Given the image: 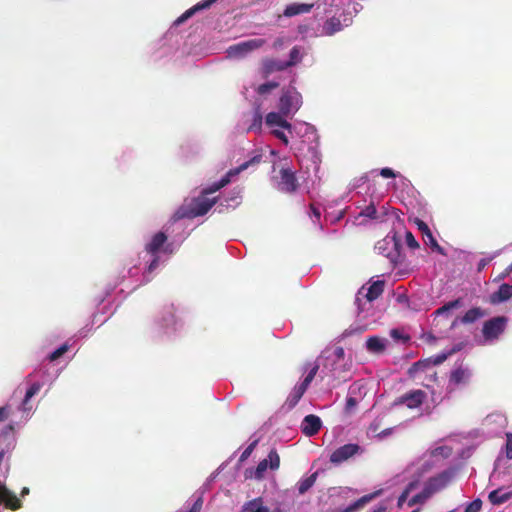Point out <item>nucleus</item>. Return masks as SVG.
Masks as SVG:
<instances>
[{
    "instance_id": "nucleus-1",
    "label": "nucleus",
    "mask_w": 512,
    "mask_h": 512,
    "mask_svg": "<svg viewBox=\"0 0 512 512\" xmlns=\"http://www.w3.org/2000/svg\"><path fill=\"white\" fill-rule=\"evenodd\" d=\"M164 267L160 256L149 251L148 244H145L144 250L139 253L137 259L131 260L119 272L113 287L106 290V296L117 287L121 286L120 291H133L139 286L150 282L160 269Z\"/></svg>"
},
{
    "instance_id": "nucleus-2",
    "label": "nucleus",
    "mask_w": 512,
    "mask_h": 512,
    "mask_svg": "<svg viewBox=\"0 0 512 512\" xmlns=\"http://www.w3.org/2000/svg\"><path fill=\"white\" fill-rule=\"evenodd\" d=\"M261 156L253 157L235 169L229 170L218 182L204 188L197 197L186 198L182 205L173 215L174 221L191 220L198 216H203L218 202L217 197L209 195L219 191L231 182L232 177L237 176L241 171L247 169L252 163H259Z\"/></svg>"
},
{
    "instance_id": "nucleus-3",
    "label": "nucleus",
    "mask_w": 512,
    "mask_h": 512,
    "mask_svg": "<svg viewBox=\"0 0 512 512\" xmlns=\"http://www.w3.org/2000/svg\"><path fill=\"white\" fill-rule=\"evenodd\" d=\"M164 231L153 234L146 242L149 251L160 256L161 262L166 265L171 256L179 249L184 240L191 234L184 226H164Z\"/></svg>"
},
{
    "instance_id": "nucleus-4",
    "label": "nucleus",
    "mask_w": 512,
    "mask_h": 512,
    "mask_svg": "<svg viewBox=\"0 0 512 512\" xmlns=\"http://www.w3.org/2000/svg\"><path fill=\"white\" fill-rule=\"evenodd\" d=\"M321 377H330L332 380L346 381L352 363L345 357L343 347H335L333 350H326L320 357Z\"/></svg>"
},
{
    "instance_id": "nucleus-5",
    "label": "nucleus",
    "mask_w": 512,
    "mask_h": 512,
    "mask_svg": "<svg viewBox=\"0 0 512 512\" xmlns=\"http://www.w3.org/2000/svg\"><path fill=\"white\" fill-rule=\"evenodd\" d=\"M183 327L184 320L181 311L171 304L164 307L155 319L151 333L156 339H169L180 333Z\"/></svg>"
},
{
    "instance_id": "nucleus-6",
    "label": "nucleus",
    "mask_w": 512,
    "mask_h": 512,
    "mask_svg": "<svg viewBox=\"0 0 512 512\" xmlns=\"http://www.w3.org/2000/svg\"><path fill=\"white\" fill-rule=\"evenodd\" d=\"M456 474L457 469L455 467H449L441 471L440 473L430 477L424 483L422 490L410 498L408 506L412 507L416 504L425 503L435 493L446 488L455 478Z\"/></svg>"
},
{
    "instance_id": "nucleus-7",
    "label": "nucleus",
    "mask_w": 512,
    "mask_h": 512,
    "mask_svg": "<svg viewBox=\"0 0 512 512\" xmlns=\"http://www.w3.org/2000/svg\"><path fill=\"white\" fill-rule=\"evenodd\" d=\"M375 250L388 258L393 265L402 263L404 259L402 234L399 231H390L376 243Z\"/></svg>"
},
{
    "instance_id": "nucleus-8",
    "label": "nucleus",
    "mask_w": 512,
    "mask_h": 512,
    "mask_svg": "<svg viewBox=\"0 0 512 512\" xmlns=\"http://www.w3.org/2000/svg\"><path fill=\"white\" fill-rule=\"evenodd\" d=\"M385 281L382 279L370 280L367 285L362 286L355 298V304L357 309L360 312L364 310V306L366 303L371 305V303L376 300L384 291Z\"/></svg>"
},
{
    "instance_id": "nucleus-9",
    "label": "nucleus",
    "mask_w": 512,
    "mask_h": 512,
    "mask_svg": "<svg viewBox=\"0 0 512 512\" xmlns=\"http://www.w3.org/2000/svg\"><path fill=\"white\" fill-rule=\"evenodd\" d=\"M508 318L506 316H495L483 323L482 336L483 344L495 343L506 330Z\"/></svg>"
},
{
    "instance_id": "nucleus-10",
    "label": "nucleus",
    "mask_w": 512,
    "mask_h": 512,
    "mask_svg": "<svg viewBox=\"0 0 512 512\" xmlns=\"http://www.w3.org/2000/svg\"><path fill=\"white\" fill-rule=\"evenodd\" d=\"M361 216H364L370 220H374L379 224L390 223L395 224L398 222H403L399 218L398 212L396 209H390L386 206H381L379 209L375 207L373 203L366 206L361 212Z\"/></svg>"
},
{
    "instance_id": "nucleus-11",
    "label": "nucleus",
    "mask_w": 512,
    "mask_h": 512,
    "mask_svg": "<svg viewBox=\"0 0 512 512\" xmlns=\"http://www.w3.org/2000/svg\"><path fill=\"white\" fill-rule=\"evenodd\" d=\"M280 465V457L275 449L270 450L267 458L261 460L255 468H247L244 472L245 479L261 480L267 469L277 470Z\"/></svg>"
},
{
    "instance_id": "nucleus-12",
    "label": "nucleus",
    "mask_w": 512,
    "mask_h": 512,
    "mask_svg": "<svg viewBox=\"0 0 512 512\" xmlns=\"http://www.w3.org/2000/svg\"><path fill=\"white\" fill-rule=\"evenodd\" d=\"M459 350V346H454L450 350L442 351L437 355H433L427 359L415 362L409 369L410 376L415 377L419 372H428L429 370H432L434 366L442 364L444 361L448 359L449 356H451L452 354Z\"/></svg>"
},
{
    "instance_id": "nucleus-13",
    "label": "nucleus",
    "mask_w": 512,
    "mask_h": 512,
    "mask_svg": "<svg viewBox=\"0 0 512 512\" xmlns=\"http://www.w3.org/2000/svg\"><path fill=\"white\" fill-rule=\"evenodd\" d=\"M302 105V96L294 87L283 90L279 99L278 109L284 116L294 114Z\"/></svg>"
},
{
    "instance_id": "nucleus-14",
    "label": "nucleus",
    "mask_w": 512,
    "mask_h": 512,
    "mask_svg": "<svg viewBox=\"0 0 512 512\" xmlns=\"http://www.w3.org/2000/svg\"><path fill=\"white\" fill-rule=\"evenodd\" d=\"M318 369H319L318 365L312 366L311 369L309 370V372L307 373V375L305 376L304 380L301 383L295 385V387L289 393V395L285 401V404H284V407L287 410L293 409L298 404V402L300 401V399L302 398V396L308 389L309 385L313 381Z\"/></svg>"
},
{
    "instance_id": "nucleus-15",
    "label": "nucleus",
    "mask_w": 512,
    "mask_h": 512,
    "mask_svg": "<svg viewBox=\"0 0 512 512\" xmlns=\"http://www.w3.org/2000/svg\"><path fill=\"white\" fill-rule=\"evenodd\" d=\"M427 398L425 391L421 389L410 390L396 398L392 404L393 407L405 405L409 409L419 408Z\"/></svg>"
},
{
    "instance_id": "nucleus-16",
    "label": "nucleus",
    "mask_w": 512,
    "mask_h": 512,
    "mask_svg": "<svg viewBox=\"0 0 512 512\" xmlns=\"http://www.w3.org/2000/svg\"><path fill=\"white\" fill-rule=\"evenodd\" d=\"M364 449L357 443H348L335 449L330 455V462L338 465L357 454H362Z\"/></svg>"
},
{
    "instance_id": "nucleus-17",
    "label": "nucleus",
    "mask_w": 512,
    "mask_h": 512,
    "mask_svg": "<svg viewBox=\"0 0 512 512\" xmlns=\"http://www.w3.org/2000/svg\"><path fill=\"white\" fill-rule=\"evenodd\" d=\"M471 376L472 372L468 366H464L462 363H456L450 373L448 388L454 390L460 385L467 384Z\"/></svg>"
},
{
    "instance_id": "nucleus-18",
    "label": "nucleus",
    "mask_w": 512,
    "mask_h": 512,
    "mask_svg": "<svg viewBox=\"0 0 512 512\" xmlns=\"http://www.w3.org/2000/svg\"><path fill=\"white\" fill-rule=\"evenodd\" d=\"M507 417L502 412L488 414L483 420V426L491 435L500 434L507 426Z\"/></svg>"
},
{
    "instance_id": "nucleus-19",
    "label": "nucleus",
    "mask_w": 512,
    "mask_h": 512,
    "mask_svg": "<svg viewBox=\"0 0 512 512\" xmlns=\"http://www.w3.org/2000/svg\"><path fill=\"white\" fill-rule=\"evenodd\" d=\"M264 39H252L230 46L228 53L230 56L242 57L252 50L260 48L264 44Z\"/></svg>"
},
{
    "instance_id": "nucleus-20",
    "label": "nucleus",
    "mask_w": 512,
    "mask_h": 512,
    "mask_svg": "<svg viewBox=\"0 0 512 512\" xmlns=\"http://www.w3.org/2000/svg\"><path fill=\"white\" fill-rule=\"evenodd\" d=\"M298 186L295 173L289 168H282L280 170V190L286 193H293L297 190Z\"/></svg>"
},
{
    "instance_id": "nucleus-21",
    "label": "nucleus",
    "mask_w": 512,
    "mask_h": 512,
    "mask_svg": "<svg viewBox=\"0 0 512 512\" xmlns=\"http://www.w3.org/2000/svg\"><path fill=\"white\" fill-rule=\"evenodd\" d=\"M422 231L423 240L425 245H427L431 252L440 254L442 256H447L446 250L440 246L437 242L436 237L434 236L432 229L430 226H418Z\"/></svg>"
},
{
    "instance_id": "nucleus-22",
    "label": "nucleus",
    "mask_w": 512,
    "mask_h": 512,
    "mask_svg": "<svg viewBox=\"0 0 512 512\" xmlns=\"http://www.w3.org/2000/svg\"><path fill=\"white\" fill-rule=\"evenodd\" d=\"M322 426L320 417L314 414L306 415L301 423V431L306 436L317 434Z\"/></svg>"
},
{
    "instance_id": "nucleus-23",
    "label": "nucleus",
    "mask_w": 512,
    "mask_h": 512,
    "mask_svg": "<svg viewBox=\"0 0 512 512\" xmlns=\"http://www.w3.org/2000/svg\"><path fill=\"white\" fill-rule=\"evenodd\" d=\"M512 298V285L503 283L499 286L497 291L490 294V303L498 305L504 303Z\"/></svg>"
},
{
    "instance_id": "nucleus-24",
    "label": "nucleus",
    "mask_w": 512,
    "mask_h": 512,
    "mask_svg": "<svg viewBox=\"0 0 512 512\" xmlns=\"http://www.w3.org/2000/svg\"><path fill=\"white\" fill-rule=\"evenodd\" d=\"M216 1L217 0H203L201 2H198L196 5L189 8L181 16H179L175 21V25L183 24L186 20H188L190 17H192L195 13H197L201 10H204V9H208Z\"/></svg>"
},
{
    "instance_id": "nucleus-25",
    "label": "nucleus",
    "mask_w": 512,
    "mask_h": 512,
    "mask_svg": "<svg viewBox=\"0 0 512 512\" xmlns=\"http://www.w3.org/2000/svg\"><path fill=\"white\" fill-rule=\"evenodd\" d=\"M388 344L389 341L386 338L371 336L366 340L365 347L370 353L381 354L386 350Z\"/></svg>"
},
{
    "instance_id": "nucleus-26",
    "label": "nucleus",
    "mask_w": 512,
    "mask_h": 512,
    "mask_svg": "<svg viewBox=\"0 0 512 512\" xmlns=\"http://www.w3.org/2000/svg\"><path fill=\"white\" fill-rule=\"evenodd\" d=\"M241 512H270V509L264 504V499L262 497H256L252 500L246 501L241 506Z\"/></svg>"
},
{
    "instance_id": "nucleus-27",
    "label": "nucleus",
    "mask_w": 512,
    "mask_h": 512,
    "mask_svg": "<svg viewBox=\"0 0 512 512\" xmlns=\"http://www.w3.org/2000/svg\"><path fill=\"white\" fill-rule=\"evenodd\" d=\"M512 498V491H508L504 488H498L495 490H492L489 495L488 499L493 505H501L506 503Z\"/></svg>"
},
{
    "instance_id": "nucleus-28",
    "label": "nucleus",
    "mask_w": 512,
    "mask_h": 512,
    "mask_svg": "<svg viewBox=\"0 0 512 512\" xmlns=\"http://www.w3.org/2000/svg\"><path fill=\"white\" fill-rule=\"evenodd\" d=\"M313 6V4L292 3L286 6L283 14L286 17H293L299 14L309 13L312 10Z\"/></svg>"
},
{
    "instance_id": "nucleus-29",
    "label": "nucleus",
    "mask_w": 512,
    "mask_h": 512,
    "mask_svg": "<svg viewBox=\"0 0 512 512\" xmlns=\"http://www.w3.org/2000/svg\"><path fill=\"white\" fill-rule=\"evenodd\" d=\"M266 124L270 127L273 126H279L284 129L291 130L292 125L284 119V115L280 113V111L277 112H270L266 115Z\"/></svg>"
},
{
    "instance_id": "nucleus-30",
    "label": "nucleus",
    "mask_w": 512,
    "mask_h": 512,
    "mask_svg": "<svg viewBox=\"0 0 512 512\" xmlns=\"http://www.w3.org/2000/svg\"><path fill=\"white\" fill-rule=\"evenodd\" d=\"M417 474V479L419 481V478L430 471L432 467L434 466V460L432 457L429 456V454L426 452L416 463H415Z\"/></svg>"
},
{
    "instance_id": "nucleus-31",
    "label": "nucleus",
    "mask_w": 512,
    "mask_h": 512,
    "mask_svg": "<svg viewBox=\"0 0 512 512\" xmlns=\"http://www.w3.org/2000/svg\"><path fill=\"white\" fill-rule=\"evenodd\" d=\"M343 29V25L341 20L338 17H331L324 22L323 25V34L327 36H332L335 33L341 31Z\"/></svg>"
},
{
    "instance_id": "nucleus-32",
    "label": "nucleus",
    "mask_w": 512,
    "mask_h": 512,
    "mask_svg": "<svg viewBox=\"0 0 512 512\" xmlns=\"http://www.w3.org/2000/svg\"><path fill=\"white\" fill-rule=\"evenodd\" d=\"M453 449L448 445H436L432 446L427 453L430 457L447 459L452 455Z\"/></svg>"
},
{
    "instance_id": "nucleus-33",
    "label": "nucleus",
    "mask_w": 512,
    "mask_h": 512,
    "mask_svg": "<svg viewBox=\"0 0 512 512\" xmlns=\"http://www.w3.org/2000/svg\"><path fill=\"white\" fill-rule=\"evenodd\" d=\"M484 315L485 312L480 307H473L466 311V313L461 318V322L463 324H471L482 318Z\"/></svg>"
},
{
    "instance_id": "nucleus-34",
    "label": "nucleus",
    "mask_w": 512,
    "mask_h": 512,
    "mask_svg": "<svg viewBox=\"0 0 512 512\" xmlns=\"http://www.w3.org/2000/svg\"><path fill=\"white\" fill-rule=\"evenodd\" d=\"M264 73L266 75L271 74L275 71H283L287 69L285 61H278L274 59H267L263 63Z\"/></svg>"
},
{
    "instance_id": "nucleus-35",
    "label": "nucleus",
    "mask_w": 512,
    "mask_h": 512,
    "mask_svg": "<svg viewBox=\"0 0 512 512\" xmlns=\"http://www.w3.org/2000/svg\"><path fill=\"white\" fill-rule=\"evenodd\" d=\"M462 305L461 299H455L452 301L447 302L443 306L439 307L437 310H435L434 314L436 316H442L446 315L448 316L452 310L459 308Z\"/></svg>"
},
{
    "instance_id": "nucleus-36",
    "label": "nucleus",
    "mask_w": 512,
    "mask_h": 512,
    "mask_svg": "<svg viewBox=\"0 0 512 512\" xmlns=\"http://www.w3.org/2000/svg\"><path fill=\"white\" fill-rule=\"evenodd\" d=\"M381 494V490H378V491H375V492H372L370 494H366L362 497H360L359 499L355 500L354 502H352V506L354 507V510L356 512H358L361 508H363L366 504H368L369 502H371L373 499L377 498L378 496H380Z\"/></svg>"
},
{
    "instance_id": "nucleus-37",
    "label": "nucleus",
    "mask_w": 512,
    "mask_h": 512,
    "mask_svg": "<svg viewBox=\"0 0 512 512\" xmlns=\"http://www.w3.org/2000/svg\"><path fill=\"white\" fill-rule=\"evenodd\" d=\"M417 485H418V480H412L406 485L405 489L398 497V500H397L398 507H402L406 501H407V503L409 502L410 498L408 499V497H409L410 493L417 487Z\"/></svg>"
},
{
    "instance_id": "nucleus-38",
    "label": "nucleus",
    "mask_w": 512,
    "mask_h": 512,
    "mask_svg": "<svg viewBox=\"0 0 512 512\" xmlns=\"http://www.w3.org/2000/svg\"><path fill=\"white\" fill-rule=\"evenodd\" d=\"M316 479H317L316 472L306 478L301 479L298 482V486H297L299 494H305L314 485V483L316 482Z\"/></svg>"
},
{
    "instance_id": "nucleus-39",
    "label": "nucleus",
    "mask_w": 512,
    "mask_h": 512,
    "mask_svg": "<svg viewBox=\"0 0 512 512\" xmlns=\"http://www.w3.org/2000/svg\"><path fill=\"white\" fill-rule=\"evenodd\" d=\"M240 198H241L240 190H233L231 192L230 196L224 197L221 200L220 205L221 206H227V207H229V206L235 207V206L239 205V203H240L239 199Z\"/></svg>"
},
{
    "instance_id": "nucleus-40",
    "label": "nucleus",
    "mask_w": 512,
    "mask_h": 512,
    "mask_svg": "<svg viewBox=\"0 0 512 512\" xmlns=\"http://www.w3.org/2000/svg\"><path fill=\"white\" fill-rule=\"evenodd\" d=\"M18 411H20L23 414V417L27 421L33 414V406L30 403V399L24 397L18 406Z\"/></svg>"
},
{
    "instance_id": "nucleus-41",
    "label": "nucleus",
    "mask_w": 512,
    "mask_h": 512,
    "mask_svg": "<svg viewBox=\"0 0 512 512\" xmlns=\"http://www.w3.org/2000/svg\"><path fill=\"white\" fill-rule=\"evenodd\" d=\"M69 350V344L63 343L58 348H56L54 351L49 353L46 357V359L50 362H54L61 358L67 351Z\"/></svg>"
},
{
    "instance_id": "nucleus-42",
    "label": "nucleus",
    "mask_w": 512,
    "mask_h": 512,
    "mask_svg": "<svg viewBox=\"0 0 512 512\" xmlns=\"http://www.w3.org/2000/svg\"><path fill=\"white\" fill-rule=\"evenodd\" d=\"M43 385H44V382H42V381H35V382L31 383L29 385V387L27 388L24 397L31 400V398L34 397L41 390Z\"/></svg>"
},
{
    "instance_id": "nucleus-43",
    "label": "nucleus",
    "mask_w": 512,
    "mask_h": 512,
    "mask_svg": "<svg viewBox=\"0 0 512 512\" xmlns=\"http://www.w3.org/2000/svg\"><path fill=\"white\" fill-rule=\"evenodd\" d=\"M390 336L396 342L407 343L410 341L409 335L403 333V331L398 328L391 329Z\"/></svg>"
},
{
    "instance_id": "nucleus-44",
    "label": "nucleus",
    "mask_w": 512,
    "mask_h": 512,
    "mask_svg": "<svg viewBox=\"0 0 512 512\" xmlns=\"http://www.w3.org/2000/svg\"><path fill=\"white\" fill-rule=\"evenodd\" d=\"M301 61V56H300V49L295 46L293 47L291 50H290V53H289V60L288 61H285L286 63V66L289 68L291 66H294L296 65L298 62Z\"/></svg>"
},
{
    "instance_id": "nucleus-45",
    "label": "nucleus",
    "mask_w": 512,
    "mask_h": 512,
    "mask_svg": "<svg viewBox=\"0 0 512 512\" xmlns=\"http://www.w3.org/2000/svg\"><path fill=\"white\" fill-rule=\"evenodd\" d=\"M501 253L500 250H497L491 254H489L487 257L482 258L477 263V271L481 272L493 259H495L497 256H499Z\"/></svg>"
},
{
    "instance_id": "nucleus-46",
    "label": "nucleus",
    "mask_w": 512,
    "mask_h": 512,
    "mask_svg": "<svg viewBox=\"0 0 512 512\" xmlns=\"http://www.w3.org/2000/svg\"><path fill=\"white\" fill-rule=\"evenodd\" d=\"M400 233L402 234V238L404 237L405 243L408 248H410L411 250H414L419 247L417 240L415 239V237L413 236V234L410 231H404L403 233L402 232H400Z\"/></svg>"
},
{
    "instance_id": "nucleus-47",
    "label": "nucleus",
    "mask_w": 512,
    "mask_h": 512,
    "mask_svg": "<svg viewBox=\"0 0 512 512\" xmlns=\"http://www.w3.org/2000/svg\"><path fill=\"white\" fill-rule=\"evenodd\" d=\"M482 508V500L480 498H476L473 501L465 504L464 512H480Z\"/></svg>"
},
{
    "instance_id": "nucleus-48",
    "label": "nucleus",
    "mask_w": 512,
    "mask_h": 512,
    "mask_svg": "<svg viewBox=\"0 0 512 512\" xmlns=\"http://www.w3.org/2000/svg\"><path fill=\"white\" fill-rule=\"evenodd\" d=\"M278 86H279L278 82H274V81L266 82V83L259 85V87L257 88V92L260 95H264V94H267L268 92H270L271 90L276 89Z\"/></svg>"
},
{
    "instance_id": "nucleus-49",
    "label": "nucleus",
    "mask_w": 512,
    "mask_h": 512,
    "mask_svg": "<svg viewBox=\"0 0 512 512\" xmlns=\"http://www.w3.org/2000/svg\"><path fill=\"white\" fill-rule=\"evenodd\" d=\"M258 444V440H255L253 442H251L246 448L245 450L242 452V454L240 455V458H239V461L240 462H243L245 461L250 455L251 453L253 452V450L255 449V447L257 446Z\"/></svg>"
},
{
    "instance_id": "nucleus-50",
    "label": "nucleus",
    "mask_w": 512,
    "mask_h": 512,
    "mask_svg": "<svg viewBox=\"0 0 512 512\" xmlns=\"http://www.w3.org/2000/svg\"><path fill=\"white\" fill-rule=\"evenodd\" d=\"M357 399L352 396H348L346 398V404H345V412L350 413L356 406H357Z\"/></svg>"
},
{
    "instance_id": "nucleus-51",
    "label": "nucleus",
    "mask_w": 512,
    "mask_h": 512,
    "mask_svg": "<svg viewBox=\"0 0 512 512\" xmlns=\"http://www.w3.org/2000/svg\"><path fill=\"white\" fill-rule=\"evenodd\" d=\"M506 457L512 459V433L507 434L506 439Z\"/></svg>"
},
{
    "instance_id": "nucleus-52",
    "label": "nucleus",
    "mask_w": 512,
    "mask_h": 512,
    "mask_svg": "<svg viewBox=\"0 0 512 512\" xmlns=\"http://www.w3.org/2000/svg\"><path fill=\"white\" fill-rule=\"evenodd\" d=\"M261 124H262V116L261 114L257 111L254 115V121H253V124L250 126L249 130H252V129H259L261 127Z\"/></svg>"
},
{
    "instance_id": "nucleus-53",
    "label": "nucleus",
    "mask_w": 512,
    "mask_h": 512,
    "mask_svg": "<svg viewBox=\"0 0 512 512\" xmlns=\"http://www.w3.org/2000/svg\"><path fill=\"white\" fill-rule=\"evenodd\" d=\"M273 135L279 139L282 143H284L285 145H288L289 144V140L287 138V136L285 135V133L283 131H280V130H273Z\"/></svg>"
},
{
    "instance_id": "nucleus-54",
    "label": "nucleus",
    "mask_w": 512,
    "mask_h": 512,
    "mask_svg": "<svg viewBox=\"0 0 512 512\" xmlns=\"http://www.w3.org/2000/svg\"><path fill=\"white\" fill-rule=\"evenodd\" d=\"M380 175L384 178H395L396 173L391 168L385 167L380 170Z\"/></svg>"
},
{
    "instance_id": "nucleus-55",
    "label": "nucleus",
    "mask_w": 512,
    "mask_h": 512,
    "mask_svg": "<svg viewBox=\"0 0 512 512\" xmlns=\"http://www.w3.org/2000/svg\"><path fill=\"white\" fill-rule=\"evenodd\" d=\"M310 210H311L313 216L315 217V219H313L312 221L313 222H319L320 221V217H321L320 208L315 206L314 204H311L310 205Z\"/></svg>"
},
{
    "instance_id": "nucleus-56",
    "label": "nucleus",
    "mask_w": 512,
    "mask_h": 512,
    "mask_svg": "<svg viewBox=\"0 0 512 512\" xmlns=\"http://www.w3.org/2000/svg\"><path fill=\"white\" fill-rule=\"evenodd\" d=\"M506 277H510L512 281V263L497 277V280H503Z\"/></svg>"
},
{
    "instance_id": "nucleus-57",
    "label": "nucleus",
    "mask_w": 512,
    "mask_h": 512,
    "mask_svg": "<svg viewBox=\"0 0 512 512\" xmlns=\"http://www.w3.org/2000/svg\"><path fill=\"white\" fill-rule=\"evenodd\" d=\"M387 510V504L385 501L377 504L370 512H385Z\"/></svg>"
},
{
    "instance_id": "nucleus-58",
    "label": "nucleus",
    "mask_w": 512,
    "mask_h": 512,
    "mask_svg": "<svg viewBox=\"0 0 512 512\" xmlns=\"http://www.w3.org/2000/svg\"><path fill=\"white\" fill-rule=\"evenodd\" d=\"M8 414H9V406L8 405L1 406L0 407V422L4 421L8 417Z\"/></svg>"
},
{
    "instance_id": "nucleus-59",
    "label": "nucleus",
    "mask_w": 512,
    "mask_h": 512,
    "mask_svg": "<svg viewBox=\"0 0 512 512\" xmlns=\"http://www.w3.org/2000/svg\"><path fill=\"white\" fill-rule=\"evenodd\" d=\"M38 373H41V377H44L48 373V371H47V369H42V368L35 369L32 373H30L28 375L27 379L36 377L38 375Z\"/></svg>"
},
{
    "instance_id": "nucleus-60",
    "label": "nucleus",
    "mask_w": 512,
    "mask_h": 512,
    "mask_svg": "<svg viewBox=\"0 0 512 512\" xmlns=\"http://www.w3.org/2000/svg\"><path fill=\"white\" fill-rule=\"evenodd\" d=\"M392 431H393V428H387V429H384L382 430L378 435L377 437L382 440V439H385L386 437H388L389 435L392 434Z\"/></svg>"
},
{
    "instance_id": "nucleus-61",
    "label": "nucleus",
    "mask_w": 512,
    "mask_h": 512,
    "mask_svg": "<svg viewBox=\"0 0 512 512\" xmlns=\"http://www.w3.org/2000/svg\"><path fill=\"white\" fill-rule=\"evenodd\" d=\"M343 218V211H340L336 217L334 219H330L328 218L327 215H325V221H330V222H338V221H341Z\"/></svg>"
},
{
    "instance_id": "nucleus-62",
    "label": "nucleus",
    "mask_w": 512,
    "mask_h": 512,
    "mask_svg": "<svg viewBox=\"0 0 512 512\" xmlns=\"http://www.w3.org/2000/svg\"><path fill=\"white\" fill-rule=\"evenodd\" d=\"M337 512H356L354 510V507L352 506V504L350 503L349 505H347L346 507H343V508H339L337 510Z\"/></svg>"
},
{
    "instance_id": "nucleus-63",
    "label": "nucleus",
    "mask_w": 512,
    "mask_h": 512,
    "mask_svg": "<svg viewBox=\"0 0 512 512\" xmlns=\"http://www.w3.org/2000/svg\"><path fill=\"white\" fill-rule=\"evenodd\" d=\"M29 493H30L29 488H28V487H24V488H22L20 495H21V497H25V496H27Z\"/></svg>"
},
{
    "instance_id": "nucleus-64",
    "label": "nucleus",
    "mask_w": 512,
    "mask_h": 512,
    "mask_svg": "<svg viewBox=\"0 0 512 512\" xmlns=\"http://www.w3.org/2000/svg\"><path fill=\"white\" fill-rule=\"evenodd\" d=\"M215 476H216V474H215V473H214V474H212V475L207 479V481H206V483L204 484V486H203V487H206L207 485H209V483H210V482H212V481L214 480Z\"/></svg>"
}]
</instances>
